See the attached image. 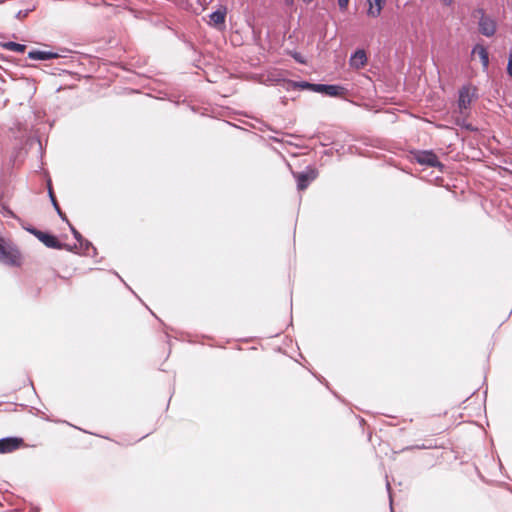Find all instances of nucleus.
I'll return each instance as SVG.
<instances>
[{
    "instance_id": "f257e3e1",
    "label": "nucleus",
    "mask_w": 512,
    "mask_h": 512,
    "mask_svg": "<svg viewBox=\"0 0 512 512\" xmlns=\"http://www.w3.org/2000/svg\"><path fill=\"white\" fill-rule=\"evenodd\" d=\"M478 89L467 84L462 86L458 92V100L454 113H458L456 116V124L462 126V128H470V125H464L463 122L471 111L472 103L478 98Z\"/></svg>"
},
{
    "instance_id": "f03ea898",
    "label": "nucleus",
    "mask_w": 512,
    "mask_h": 512,
    "mask_svg": "<svg viewBox=\"0 0 512 512\" xmlns=\"http://www.w3.org/2000/svg\"><path fill=\"white\" fill-rule=\"evenodd\" d=\"M0 262L12 267H20L23 263V256L19 249L2 237H0Z\"/></svg>"
},
{
    "instance_id": "7ed1b4c3",
    "label": "nucleus",
    "mask_w": 512,
    "mask_h": 512,
    "mask_svg": "<svg viewBox=\"0 0 512 512\" xmlns=\"http://www.w3.org/2000/svg\"><path fill=\"white\" fill-rule=\"evenodd\" d=\"M473 17L479 19V31L486 37H491L496 32V22L485 14L482 8L473 11Z\"/></svg>"
},
{
    "instance_id": "20e7f679",
    "label": "nucleus",
    "mask_w": 512,
    "mask_h": 512,
    "mask_svg": "<svg viewBox=\"0 0 512 512\" xmlns=\"http://www.w3.org/2000/svg\"><path fill=\"white\" fill-rule=\"evenodd\" d=\"M316 92L325 94L330 97L343 98L347 94V89L340 85L318 84V86L316 87Z\"/></svg>"
},
{
    "instance_id": "39448f33",
    "label": "nucleus",
    "mask_w": 512,
    "mask_h": 512,
    "mask_svg": "<svg viewBox=\"0 0 512 512\" xmlns=\"http://www.w3.org/2000/svg\"><path fill=\"white\" fill-rule=\"evenodd\" d=\"M44 245L49 248L61 249L62 244L53 235L38 231L36 229H29Z\"/></svg>"
},
{
    "instance_id": "423d86ee",
    "label": "nucleus",
    "mask_w": 512,
    "mask_h": 512,
    "mask_svg": "<svg viewBox=\"0 0 512 512\" xmlns=\"http://www.w3.org/2000/svg\"><path fill=\"white\" fill-rule=\"evenodd\" d=\"M366 2L367 16L371 18H378L385 7L387 0H366Z\"/></svg>"
},
{
    "instance_id": "0eeeda50",
    "label": "nucleus",
    "mask_w": 512,
    "mask_h": 512,
    "mask_svg": "<svg viewBox=\"0 0 512 512\" xmlns=\"http://www.w3.org/2000/svg\"><path fill=\"white\" fill-rule=\"evenodd\" d=\"M295 177L297 179L298 189L304 190L311 181L316 179L317 172L313 169H310L306 172L296 174Z\"/></svg>"
},
{
    "instance_id": "6e6552de",
    "label": "nucleus",
    "mask_w": 512,
    "mask_h": 512,
    "mask_svg": "<svg viewBox=\"0 0 512 512\" xmlns=\"http://www.w3.org/2000/svg\"><path fill=\"white\" fill-rule=\"evenodd\" d=\"M227 10L226 8H221L210 15L209 24L216 27L219 30H223L225 28V18H226Z\"/></svg>"
},
{
    "instance_id": "1a4fd4ad",
    "label": "nucleus",
    "mask_w": 512,
    "mask_h": 512,
    "mask_svg": "<svg viewBox=\"0 0 512 512\" xmlns=\"http://www.w3.org/2000/svg\"><path fill=\"white\" fill-rule=\"evenodd\" d=\"M367 60L366 52L363 49H359L351 56L349 65L358 70L367 64Z\"/></svg>"
},
{
    "instance_id": "9d476101",
    "label": "nucleus",
    "mask_w": 512,
    "mask_h": 512,
    "mask_svg": "<svg viewBox=\"0 0 512 512\" xmlns=\"http://www.w3.org/2000/svg\"><path fill=\"white\" fill-rule=\"evenodd\" d=\"M416 159L420 164L428 165L431 167H435L439 164L436 155L433 154L432 152H419L416 156Z\"/></svg>"
},
{
    "instance_id": "9b49d317",
    "label": "nucleus",
    "mask_w": 512,
    "mask_h": 512,
    "mask_svg": "<svg viewBox=\"0 0 512 512\" xmlns=\"http://www.w3.org/2000/svg\"><path fill=\"white\" fill-rule=\"evenodd\" d=\"M20 440L17 438H6L0 440V453H7L15 450L20 445Z\"/></svg>"
},
{
    "instance_id": "f8f14e48",
    "label": "nucleus",
    "mask_w": 512,
    "mask_h": 512,
    "mask_svg": "<svg viewBox=\"0 0 512 512\" xmlns=\"http://www.w3.org/2000/svg\"><path fill=\"white\" fill-rule=\"evenodd\" d=\"M28 57L33 60H49L58 58L59 55L50 51L33 50L28 53Z\"/></svg>"
},
{
    "instance_id": "ddd939ff",
    "label": "nucleus",
    "mask_w": 512,
    "mask_h": 512,
    "mask_svg": "<svg viewBox=\"0 0 512 512\" xmlns=\"http://www.w3.org/2000/svg\"><path fill=\"white\" fill-rule=\"evenodd\" d=\"M472 54H477L482 62L484 68H487L489 65V54L487 49L482 45H476L473 48Z\"/></svg>"
},
{
    "instance_id": "4468645a",
    "label": "nucleus",
    "mask_w": 512,
    "mask_h": 512,
    "mask_svg": "<svg viewBox=\"0 0 512 512\" xmlns=\"http://www.w3.org/2000/svg\"><path fill=\"white\" fill-rule=\"evenodd\" d=\"M3 47L7 50L23 53L26 50V45L19 44L16 42H7L3 45Z\"/></svg>"
},
{
    "instance_id": "2eb2a0df",
    "label": "nucleus",
    "mask_w": 512,
    "mask_h": 512,
    "mask_svg": "<svg viewBox=\"0 0 512 512\" xmlns=\"http://www.w3.org/2000/svg\"><path fill=\"white\" fill-rule=\"evenodd\" d=\"M318 86V84H313V83H309V82H306V81H302V82H294L293 83V87L295 88H299L301 90H311L313 92H316V87Z\"/></svg>"
},
{
    "instance_id": "dca6fc26",
    "label": "nucleus",
    "mask_w": 512,
    "mask_h": 512,
    "mask_svg": "<svg viewBox=\"0 0 512 512\" xmlns=\"http://www.w3.org/2000/svg\"><path fill=\"white\" fill-rule=\"evenodd\" d=\"M350 0H337L340 10L346 11L348 9Z\"/></svg>"
},
{
    "instance_id": "f3484780",
    "label": "nucleus",
    "mask_w": 512,
    "mask_h": 512,
    "mask_svg": "<svg viewBox=\"0 0 512 512\" xmlns=\"http://www.w3.org/2000/svg\"><path fill=\"white\" fill-rule=\"evenodd\" d=\"M507 73L510 77H512V51L510 52L508 58Z\"/></svg>"
},
{
    "instance_id": "a211bd4d",
    "label": "nucleus",
    "mask_w": 512,
    "mask_h": 512,
    "mask_svg": "<svg viewBox=\"0 0 512 512\" xmlns=\"http://www.w3.org/2000/svg\"><path fill=\"white\" fill-rule=\"evenodd\" d=\"M72 232L77 240H81V235L78 231H76L74 228H72Z\"/></svg>"
},
{
    "instance_id": "6ab92c4d",
    "label": "nucleus",
    "mask_w": 512,
    "mask_h": 512,
    "mask_svg": "<svg viewBox=\"0 0 512 512\" xmlns=\"http://www.w3.org/2000/svg\"><path fill=\"white\" fill-rule=\"evenodd\" d=\"M441 2L445 5V6H450L453 2V0H441Z\"/></svg>"
},
{
    "instance_id": "aec40b11",
    "label": "nucleus",
    "mask_w": 512,
    "mask_h": 512,
    "mask_svg": "<svg viewBox=\"0 0 512 512\" xmlns=\"http://www.w3.org/2000/svg\"><path fill=\"white\" fill-rule=\"evenodd\" d=\"M53 200V203H54V206L56 207L57 210H59L58 206H57V203L55 202L54 198H52ZM60 213V211H58Z\"/></svg>"
},
{
    "instance_id": "412c9836",
    "label": "nucleus",
    "mask_w": 512,
    "mask_h": 512,
    "mask_svg": "<svg viewBox=\"0 0 512 512\" xmlns=\"http://www.w3.org/2000/svg\"><path fill=\"white\" fill-rule=\"evenodd\" d=\"M302 1H303L304 3H306V4H309V3H311L313 0H302Z\"/></svg>"
},
{
    "instance_id": "4be33fe9",
    "label": "nucleus",
    "mask_w": 512,
    "mask_h": 512,
    "mask_svg": "<svg viewBox=\"0 0 512 512\" xmlns=\"http://www.w3.org/2000/svg\"><path fill=\"white\" fill-rule=\"evenodd\" d=\"M232 126H233V128H236V129L241 128L240 126H237V125H235V124H233Z\"/></svg>"
},
{
    "instance_id": "5701e85b",
    "label": "nucleus",
    "mask_w": 512,
    "mask_h": 512,
    "mask_svg": "<svg viewBox=\"0 0 512 512\" xmlns=\"http://www.w3.org/2000/svg\"><path fill=\"white\" fill-rule=\"evenodd\" d=\"M293 0H286L287 3L292 2Z\"/></svg>"
}]
</instances>
